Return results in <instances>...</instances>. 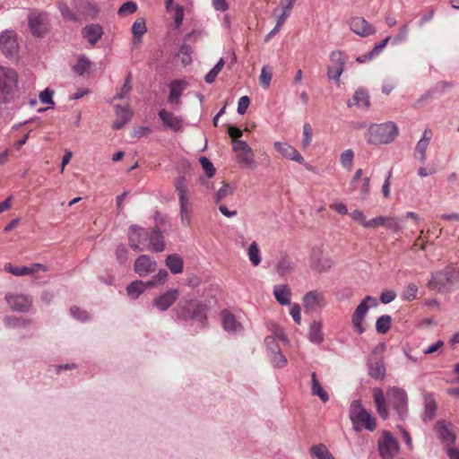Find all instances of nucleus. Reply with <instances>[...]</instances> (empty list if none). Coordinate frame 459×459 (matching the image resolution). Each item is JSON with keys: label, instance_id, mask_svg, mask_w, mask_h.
Instances as JSON below:
<instances>
[{"label": "nucleus", "instance_id": "f257e3e1", "mask_svg": "<svg viewBox=\"0 0 459 459\" xmlns=\"http://www.w3.org/2000/svg\"><path fill=\"white\" fill-rule=\"evenodd\" d=\"M128 242L130 247L136 252H142L146 247L157 253L165 249L164 237L158 228L147 230L133 224L129 227Z\"/></svg>", "mask_w": 459, "mask_h": 459}, {"label": "nucleus", "instance_id": "f03ea898", "mask_svg": "<svg viewBox=\"0 0 459 459\" xmlns=\"http://www.w3.org/2000/svg\"><path fill=\"white\" fill-rule=\"evenodd\" d=\"M190 181L186 176H179L174 181V186L178 195L179 216L184 227L191 226L192 204L189 195Z\"/></svg>", "mask_w": 459, "mask_h": 459}, {"label": "nucleus", "instance_id": "7ed1b4c3", "mask_svg": "<svg viewBox=\"0 0 459 459\" xmlns=\"http://www.w3.org/2000/svg\"><path fill=\"white\" fill-rule=\"evenodd\" d=\"M398 135V127L394 122L374 124L368 127V141L373 144H387Z\"/></svg>", "mask_w": 459, "mask_h": 459}, {"label": "nucleus", "instance_id": "20e7f679", "mask_svg": "<svg viewBox=\"0 0 459 459\" xmlns=\"http://www.w3.org/2000/svg\"><path fill=\"white\" fill-rule=\"evenodd\" d=\"M350 419L356 431L362 429L374 431L377 428L376 418L362 407L359 401H354L351 404Z\"/></svg>", "mask_w": 459, "mask_h": 459}, {"label": "nucleus", "instance_id": "39448f33", "mask_svg": "<svg viewBox=\"0 0 459 459\" xmlns=\"http://www.w3.org/2000/svg\"><path fill=\"white\" fill-rule=\"evenodd\" d=\"M18 82L17 74L11 68L0 66V101L9 100Z\"/></svg>", "mask_w": 459, "mask_h": 459}, {"label": "nucleus", "instance_id": "423d86ee", "mask_svg": "<svg viewBox=\"0 0 459 459\" xmlns=\"http://www.w3.org/2000/svg\"><path fill=\"white\" fill-rule=\"evenodd\" d=\"M28 25L34 37H43L48 30V14L39 11H31L28 15Z\"/></svg>", "mask_w": 459, "mask_h": 459}, {"label": "nucleus", "instance_id": "0eeeda50", "mask_svg": "<svg viewBox=\"0 0 459 459\" xmlns=\"http://www.w3.org/2000/svg\"><path fill=\"white\" fill-rule=\"evenodd\" d=\"M387 395L398 415L404 419L408 413V396L406 392L402 388L394 386L388 389Z\"/></svg>", "mask_w": 459, "mask_h": 459}, {"label": "nucleus", "instance_id": "6e6552de", "mask_svg": "<svg viewBox=\"0 0 459 459\" xmlns=\"http://www.w3.org/2000/svg\"><path fill=\"white\" fill-rule=\"evenodd\" d=\"M376 306H377V299L371 296H367L357 307L352 315L351 323L358 333L360 334L365 331V327L362 325L364 316L370 307Z\"/></svg>", "mask_w": 459, "mask_h": 459}, {"label": "nucleus", "instance_id": "1a4fd4ad", "mask_svg": "<svg viewBox=\"0 0 459 459\" xmlns=\"http://www.w3.org/2000/svg\"><path fill=\"white\" fill-rule=\"evenodd\" d=\"M9 307L18 313H28L32 307V297L23 293H7L4 297Z\"/></svg>", "mask_w": 459, "mask_h": 459}, {"label": "nucleus", "instance_id": "9d476101", "mask_svg": "<svg viewBox=\"0 0 459 459\" xmlns=\"http://www.w3.org/2000/svg\"><path fill=\"white\" fill-rule=\"evenodd\" d=\"M397 440L388 431H384L378 440V450L382 459H394L399 452Z\"/></svg>", "mask_w": 459, "mask_h": 459}, {"label": "nucleus", "instance_id": "9b49d317", "mask_svg": "<svg viewBox=\"0 0 459 459\" xmlns=\"http://www.w3.org/2000/svg\"><path fill=\"white\" fill-rule=\"evenodd\" d=\"M344 70V55L342 51H333L330 55V64L327 66V78L340 85V77Z\"/></svg>", "mask_w": 459, "mask_h": 459}, {"label": "nucleus", "instance_id": "f8f14e48", "mask_svg": "<svg viewBox=\"0 0 459 459\" xmlns=\"http://www.w3.org/2000/svg\"><path fill=\"white\" fill-rule=\"evenodd\" d=\"M220 316L221 326L229 334L236 335L243 333L244 325L240 318L231 311L229 309H223L221 312Z\"/></svg>", "mask_w": 459, "mask_h": 459}, {"label": "nucleus", "instance_id": "ddd939ff", "mask_svg": "<svg viewBox=\"0 0 459 459\" xmlns=\"http://www.w3.org/2000/svg\"><path fill=\"white\" fill-rule=\"evenodd\" d=\"M17 35L14 30H6L0 33V49L7 57H13L18 53Z\"/></svg>", "mask_w": 459, "mask_h": 459}, {"label": "nucleus", "instance_id": "4468645a", "mask_svg": "<svg viewBox=\"0 0 459 459\" xmlns=\"http://www.w3.org/2000/svg\"><path fill=\"white\" fill-rule=\"evenodd\" d=\"M367 367L370 377L376 380H383L385 377L386 368L383 356H369Z\"/></svg>", "mask_w": 459, "mask_h": 459}, {"label": "nucleus", "instance_id": "2eb2a0df", "mask_svg": "<svg viewBox=\"0 0 459 459\" xmlns=\"http://www.w3.org/2000/svg\"><path fill=\"white\" fill-rule=\"evenodd\" d=\"M333 264L330 257L324 254L319 247H314L310 254V266L317 272H325Z\"/></svg>", "mask_w": 459, "mask_h": 459}, {"label": "nucleus", "instance_id": "dca6fc26", "mask_svg": "<svg viewBox=\"0 0 459 459\" xmlns=\"http://www.w3.org/2000/svg\"><path fill=\"white\" fill-rule=\"evenodd\" d=\"M156 267V261L147 255H141L134 262V272L140 277H145L155 272Z\"/></svg>", "mask_w": 459, "mask_h": 459}, {"label": "nucleus", "instance_id": "f3484780", "mask_svg": "<svg viewBox=\"0 0 459 459\" xmlns=\"http://www.w3.org/2000/svg\"><path fill=\"white\" fill-rule=\"evenodd\" d=\"M178 289H169L153 299V306L160 311H167L178 299Z\"/></svg>", "mask_w": 459, "mask_h": 459}, {"label": "nucleus", "instance_id": "a211bd4d", "mask_svg": "<svg viewBox=\"0 0 459 459\" xmlns=\"http://www.w3.org/2000/svg\"><path fill=\"white\" fill-rule=\"evenodd\" d=\"M190 306L192 307L190 319L197 322L201 329L205 328L207 325L206 305L200 301L190 299Z\"/></svg>", "mask_w": 459, "mask_h": 459}, {"label": "nucleus", "instance_id": "6ab92c4d", "mask_svg": "<svg viewBox=\"0 0 459 459\" xmlns=\"http://www.w3.org/2000/svg\"><path fill=\"white\" fill-rule=\"evenodd\" d=\"M350 28L355 34L364 38L373 35L377 31L375 27L362 17L352 18L350 22Z\"/></svg>", "mask_w": 459, "mask_h": 459}, {"label": "nucleus", "instance_id": "aec40b11", "mask_svg": "<svg viewBox=\"0 0 459 459\" xmlns=\"http://www.w3.org/2000/svg\"><path fill=\"white\" fill-rule=\"evenodd\" d=\"M158 115L166 128H169L174 132L181 130L183 126L181 117L176 116L174 113L169 112L164 108L160 109Z\"/></svg>", "mask_w": 459, "mask_h": 459}, {"label": "nucleus", "instance_id": "412c9836", "mask_svg": "<svg viewBox=\"0 0 459 459\" xmlns=\"http://www.w3.org/2000/svg\"><path fill=\"white\" fill-rule=\"evenodd\" d=\"M447 279L448 278L446 277L444 270L436 272L431 274V278L429 281L428 286L429 289L437 290L439 292L447 291L451 287Z\"/></svg>", "mask_w": 459, "mask_h": 459}, {"label": "nucleus", "instance_id": "4be33fe9", "mask_svg": "<svg viewBox=\"0 0 459 459\" xmlns=\"http://www.w3.org/2000/svg\"><path fill=\"white\" fill-rule=\"evenodd\" d=\"M348 106H355L359 109L367 111L370 107V99L368 91L363 88H359L352 98L349 100Z\"/></svg>", "mask_w": 459, "mask_h": 459}, {"label": "nucleus", "instance_id": "5701e85b", "mask_svg": "<svg viewBox=\"0 0 459 459\" xmlns=\"http://www.w3.org/2000/svg\"><path fill=\"white\" fill-rule=\"evenodd\" d=\"M274 148L281 155L291 160H295L299 163L304 160L300 153L287 143L275 142Z\"/></svg>", "mask_w": 459, "mask_h": 459}, {"label": "nucleus", "instance_id": "b1692460", "mask_svg": "<svg viewBox=\"0 0 459 459\" xmlns=\"http://www.w3.org/2000/svg\"><path fill=\"white\" fill-rule=\"evenodd\" d=\"M306 310L315 311L324 306V295L317 291H309L303 298Z\"/></svg>", "mask_w": 459, "mask_h": 459}, {"label": "nucleus", "instance_id": "393cba45", "mask_svg": "<svg viewBox=\"0 0 459 459\" xmlns=\"http://www.w3.org/2000/svg\"><path fill=\"white\" fill-rule=\"evenodd\" d=\"M82 37L94 46L103 35V29L99 24L86 25L82 30Z\"/></svg>", "mask_w": 459, "mask_h": 459}, {"label": "nucleus", "instance_id": "a878e982", "mask_svg": "<svg viewBox=\"0 0 459 459\" xmlns=\"http://www.w3.org/2000/svg\"><path fill=\"white\" fill-rule=\"evenodd\" d=\"M185 82L182 81L175 80L172 81L169 87V94L168 98L169 103L174 106H179L180 97L182 95L183 90H184Z\"/></svg>", "mask_w": 459, "mask_h": 459}, {"label": "nucleus", "instance_id": "bb28decb", "mask_svg": "<svg viewBox=\"0 0 459 459\" xmlns=\"http://www.w3.org/2000/svg\"><path fill=\"white\" fill-rule=\"evenodd\" d=\"M433 132L430 128H426L423 131L421 138L418 141L415 146V153L419 158L423 160L426 157V151L432 139Z\"/></svg>", "mask_w": 459, "mask_h": 459}, {"label": "nucleus", "instance_id": "cd10ccee", "mask_svg": "<svg viewBox=\"0 0 459 459\" xmlns=\"http://www.w3.org/2000/svg\"><path fill=\"white\" fill-rule=\"evenodd\" d=\"M115 112L117 118L113 123V128L121 129L131 119L132 112L127 107L120 105L115 106Z\"/></svg>", "mask_w": 459, "mask_h": 459}, {"label": "nucleus", "instance_id": "c85d7f7f", "mask_svg": "<svg viewBox=\"0 0 459 459\" xmlns=\"http://www.w3.org/2000/svg\"><path fill=\"white\" fill-rule=\"evenodd\" d=\"M437 431L440 439L446 445H451L455 442V435L452 431L450 424H447L445 421H437Z\"/></svg>", "mask_w": 459, "mask_h": 459}, {"label": "nucleus", "instance_id": "c756f323", "mask_svg": "<svg viewBox=\"0 0 459 459\" xmlns=\"http://www.w3.org/2000/svg\"><path fill=\"white\" fill-rule=\"evenodd\" d=\"M373 397L374 402L376 403L377 413L382 419H387L388 410L386 407V402L384 392L380 388H375L373 390Z\"/></svg>", "mask_w": 459, "mask_h": 459}, {"label": "nucleus", "instance_id": "7c9ffc66", "mask_svg": "<svg viewBox=\"0 0 459 459\" xmlns=\"http://www.w3.org/2000/svg\"><path fill=\"white\" fill-rule=\"evenodd\" d=\"M294 269L292 259L284 254H281L275 266V271L280 276L290 273Z\"/></svg>", "mask_w": 459, "mask_h": 459}, {"label": "nucleus", "instance_id": "2f4dec72", "mask_svg": "<svg viewBox=\"0 0 459 459\" xmlns=\"http://www.w3.org/2000/svg\"><path fill=\"white\" fill-rule=\"evenodd\" d=\"M273 295L275 299L282 306L290 304L291 292L287 285L279 284L273 288Z\"/></svg>", "mask_w": 459, "mask_h": 459}, {"label": "nucleus", "instance_id": "473e14b6", "mask_svg": "<svg viewBox=\"0 0 459 459\" xmlns=\"http://www.w3.org/2000/svg\"><path fill=\"white\" fill-rule=\"evenodd\" d=\"M32 324V320L30 318L15 316H6L4 318V325L7 328L16 329V328H27Z\"/></svg>", "mask_w": 459, "mask_h": 459}, {"label": "nucleus", "instance_id": "72a5a7b5", "mask_svg": "<svg viewBox=\"0 0 459 459\" xmlns=\"http://www.w3.org/2000/svg\"><path fill=\"white\" fill-rule=\"evenodd\" d=\"M307 339L314 344H320L324 341V334L322 333V323L320 321H313L310 324Z\"/></svg>", "mask_w": 459, "mask_h": 459}, {"label": "nucleus", "instance_id": "f704fd0d", "mask_svg": "<svg viewBox=\"0 0 459 459\" xmlns=\"http://www.w3.org/2000/svg\"><path fill=\"white\" fill-rule=\"evenodd\" d=\"M166 265L173 274H178L183 272L184 261L178 254H171L166 257Z\"/></svg>", "mask_w": 459, "mask_h": 459}, {"label": "nucleus", "instance_id": "c9c22d12", "mask_svg": "<svg viewBox=\"0 0 459 459\" xmlns=\"http://www.w3.org/2000/svg\"><path fill=\"white\" fill-rule=\"evenodd\" d=\"M311 394L314 396H318L324 403L329 400L328 394L325 391L321 384L319 383L316 374L313 372L311 374Z\"/></svg>", "mask_w": 459, "mask_h": 459}, {"label": "nucleus", "instance_id": "e433bc0d", "mask_svg": "<svg viewBox=\"0 0 459 459\" xmlns=\"http://www.w3.org/2000/svg\"><path fill=\"white\" fill-rule=\"evenodd\" d=\"M147 288L150 287L146 285V281H134L126 287V292L132 299H136Z\"/></svg>", "mask_w": 459, "mask_h": 459}, {"label": "nucleus", "instance_id": "4c0bfd02", "mask_svg": "<svg viewBox=\"0 0 459 459\" xmlns=\"http://www.w3.org/2000/svg\"><path fill=\"white\" fill-rule=\"evenodd\" d=\"M309 453L311 456L316 457V459H334L326 446L324 444L312 446L309 449Z\"/></svg>", "mask_w": 459, "mask_h": 459}, {"label": "nucleus", "instance_id": "58836bf2", "mask_svg": "<svg viewBox=\"0 0 459 459\" xmlns=\"http://www.w3.org/2000/svg\"><path fill=\"white\" fill-rule=\"evenodd\" d=\"M132 33L134 43H140L143 34L146 32L145 21L143 18L137 19L132 26Z\"/></svg>", "mask_w": 459, "mask_h": 459}, {"label": "nucleus", "instance_id": "ea45409f", "mask_svg": "<svg viewBox=\"0 0 459 459\" xmlns=\"http://www.w3.org/2000/svg\"><path fill=\"white\" fill-rule=\"evenodd\" d=\"M437 411V403L433 397L428 396L425 399V409L423 413V420H432Z\"/></svg>", "mask_w": 459, "mask_h": 459}, {"label": "nucleus", "instance_id": "a19ab883", "mask_svg": "<svg viewBox=\"0 0 459 459\" xmlns=\"http://www.w3.org/2000/svg\"><path fill=\"white\" fill-rule=\"evenodd\" d=\"M247 255L248 258L250 260V263L254 266L259 265L261 263L262 257H261V252L259 249V247L255 241L252 242L250 246L247 248Z\"/></svg>", "mask_w": 459, "mask_h": 459}, {"label": "nucleus", "instance_id": "79ce46f5", "mask_svg": "<svg viewBox=\"0 0 459 459\" xmlns=\"http://www.w3.org/2000/svg\"><path fill=\"white\" fill-rule=\"evenodd\" d=\"M392 323V317L388 315L381 316L376 323V330L378 333L385 334L386 333Z\"/></svg>", "mask_w": 459, "mask_h": 459}, {"label": "nucleus", "instance_id": "37998d69", "mask_svg": "<svg viewBox=\"0 0 459 459\" xmlns=\"http://www.w3.org/2000/svg\"><path fill=\"white\" fill-rule=\"evenodd\" d=\"M271 362L273 368H282L287 365V359L282 354L281 350H277V351L270 353Z\"/></svg>", "mask_w": 459, "mask_h": 459}, {"label": "nucleus", "instance_id": "c03bdc74", "mask_svg": "<svg viewBox=\"0 0 459 459\" xmlns=\"http://www.w3.org/2000/svg\"><path fill=\"white\" fill-rule=\"evenodd\" d=\"M451 286L459 283V267L450 265L443 269Z\"/></svg>", "mask_w": 459, "mask_h": 459}, {"label": "nucleus", "instance_id": "a18cd8bd", "mask_svg": "<svg viewBox=\"0 0 459 459\" xmlns=\"http://www.w3.org/2000/svg\"><path fill=\"white\" fill-rule=\"evenodd\" d=\"M192 307L190 306V299L185 300L184 304L180 305L177 310V316L179 319L187 321L190 320Z\"/></svg>", "mask_w": 459, "mask_h": 459}, {"label": "nucleus", "instance_id": "49530a36", "mask_svg": "<svg viewBox=\"0 0 459 459\" xmlns=\"http://www.w3.org/2000/svg\"><path fill=\"white\" fill-rule=\"evenodd\" d=\"M78 8L82 10V14L89 16L96 15L99 11L94 4L86 0L80 1Z\"/></svg>", "mask_w": 459, "mask_h": 459}, {"label": "nucleus", "instance_id": "de8ad7c7", "mask_svg": "<svg viewBox=\"0 0 459 459\" xmlns=\"http://www.w3.org/2000/svg\"><path fill=\"white\" fill-rule=\"evenodd\" d=\"M191 54H192V48L189 45L184 43L180 47L178 55L179 57H181L182 63L185 65H187L192 62Z\"/></svg>", "mask_w": 459, "mask_h": 459}, {"label": "nucleus", "instance_id": "09e8293b", "mask_svg": "<svg viewBox=\"0 0 459 459\" xmlns=\"http://www.w3.org/2000/svg\"><path fill=\"white\" fill-rule=\"evenodd\" d=\"M234 189V186L226 183L223 184V186L217 191L215 195V202L220 203L226 196L232 195Z\"/></svg>", "mask_w": 459, "mask_h": 459}, {"label": "nucleus", "instance_id": "8fccbe9b", "mask_svg": "<svg viewBox=\"0 0 459 459\" xmlns=\"http://www.w3.org/2000/svg\"><path fill=\"white\" fill-rule=\"evenodd\" d=\"M169 273L167 270L160 269L158 273L153 276L152 280L147 281L146 285L149 287H152L156 284H163L168 279Z\"/></svg>", "mask_w": 459, "mask_h": 459}, {"label": "nucleus", "instance_id": "3c124183", "mask_svg": "<svg viewBox=\"0 0 459 459\" xmlns=\"http://www.w3.org/2000/svg\"><path fill=\"white\" fill-rule=\"evenodd\" d=\"M136 10H137V4L134 2L128 1V2L124 3L120 6V8L117 11V13L120 16H126V15L134 13L136 12Z\"/></svg>", "mask_w": 459, "mask_h": 459}, {"label": "nucleus", "instance_id": "603ef678", "mask_svg": "<svg viewBox=\"0 0 459 459\" xmlns=\"http://www.w3.org/2000/svg\"><path fill=\"white\" fill-rule=\"evenodd\" d=\"M131 76V73H129L126 77L125 83L120 89V91L114 96V100H122L132 90Z\"/></svg>", "mask_w": 459, "mask_h": 459}, {"label": "nucleus", "instance_id": "864d4df0", "mask_svg": "<svg viewBox=\"0 0 459 459\" xmlns=\"http://www.w3.org/2000/svg\"><path fill=\"white\" fill-rule=\"evenodd\" d=\"M390 39H391V37L387 36L383 40H381L379 43L376 44L375 47L373 48V49L368 53V57L375 58L376 56L380 55L383 52L385 46L387 45V43L389 42Z\"/></svg>", "mask_w": 459, "mask_h": 459}, {"label": "nucleus", "instance_id": "5fc2aeb1", "mask_svg": "<svg viewBox=\"0 0 459 459\" xmlns=\"http://www.w3.org/2000/svg\"><path fill=\"white\" fill-rule=\"evenodd\" d=\"M4 270L15 276H23L30 274V271L27 266L13 267L12 264H5Z\"/></svg>", "mask_w": 459, "mask_h": 459}, {"label": "nucleus", "instance_id": "6e6d98bb", "mask_svg": "<svg viewBox=\"0 0 459 459\" xmlns=\"http://www.w3.org/2000/svg\"><path fill=\"white\" fill-rule=\"evenodd\" d=\"M57 7L62 14V16L69 21H77V15L71 11L68 5L65 3L59 2Z\"/></svg>", "mask_w": 459, "mask_h": 459}, {"label": "nucleus", "instance_id": "4d7b16f0", "mask_svg": "<svg viewBox=\"0 0 459 459\" xmlns=\"http://www.w3.org/2000/svg\"><path fill=\"white\" fill-rule=\"evenodd\" d=\"M91 66V62L85 58L81 57L78 59L77 63L74 65V71L78 75H82Z\"/></svg>", "mask_w": 459, "mask_h": 459}, {"label": "nucleus", "instance_id": "13d9d810", "mask_svg": "<svg viewBox=\"0 0 459 459\" xmlns=\"http://www.w3.org/2000/svg\"><path fill=\"white\" fill-rule=\"evenodd\" d=\"M312 127L310 124L305 123L303 126V132H302V147L307 148L310 145L312 141Z\"/></svg>", "mask_w": 459, "mask_h": 459}, {"label": "nucleus", "instance_id": "bf43d9fd", "mask_svg": "<svg viewBox=\"0 0 459 459\" xmlns=\"http://www.w3.org/2000/svg\"><path fill=\"white\" fill-rule=\"evenodd\" d=\"M238 160L240 163H242L246 168L250 169L251 165L254 161L253 152H240L237 154Z\"/></svg>", "mask_w": 459, "mask_h": 459}, {"label": "nucleus", "instance_id": "052dcab7", "mask_svg": "<svg viewBox=\"0 0 459 459\" xmlns=\"http://www.w3.org/2000/svg\"><path fill=\"white\" fill-rule=\"evenodd\" d=\"M272 73L267 69V66H264L261 70V74L259 76V83L260 85L266 89L269 87L272 81Z\"/></svg>", "mask_w": 459, "mask_h": 459}, {"label": "nucleus", "instance_id": "680f3d73", "mask_svg": "<svg viewBox=\"0 0 459 459\" xmlns=\"http://www.w3.org/2000/svg\"><path fill=\"white\" fill-rule=\"evenodd\" d=\"M70 314L74 318L82 322H85L90 319L88 312L78 307H72L70 308Z\"/></svg>", "mask_w": 459, "mask_h": 459}, {"label": "nucleus", "instance_id": "e2e57ef3", "mask_svg": "<svg viewBox=\"0 0 459 459\" xmlns=\"http://www.w3.org/2000/svg\"><path fill=\"white\" fill-rule=\"evenodd\" d=\"M453 88V83L446 81H441L436 83L431 90L433 91L434 95L437 93L444 94L447 91Z\"/></svg>", "mask_w": 459, "mask_h": 459}, {"label": "nucleus", "instance_id": "0e129e2a", "mask_svg": "<svg viewBox=\"0 0 459 459\" xmlns=\"http://www.w3.org/2000/svg\"><path fill=\"white\" fill-rule=\"evenodd\" d=\"M418 292V286L415 283H409L403 293V299L404 300H413Z\"/></svg>", "mask_w": 459, "mask_h": 459}, {"label": "nucleus", "instance_id": "69168bd1", "mask_svg": "<svg viewBox=\"0 0 459 459\" xmlns=\"http://www.w3.org/2000/svg\"><path fill=\"white\" fill-rule=\"evenodd\" d=\"M385 228L393 231L394 233L399 232L402 229L397 218L387 216H385Z\"/></svg>", "mask_w": 459, "mask_h": 459}, {"label": "nucleus", "instance_id": "338daca9", "mask_svg": "<svg viewBox=\"0 0 459 459\" xmlns=\"http://www.w3.org/2000/svg\"><path fill=\"white\" fill-rule=\"evenodd\" d=\"M434 93L431 89H429L428 91H426L424 94H422L415 102L414 107L415 108H420L423 107L425 104L430 102L434 98Z\"/></svg>", "mask_w": 459, "mask_h": 459}, {"label": "nucleus", "instance_id": "774afa93", "mask_svg": "<svg viewBox=\"0 0 459 459\" xmlns=\"http://www.w3.org/2000/svg\"><path fill=\"white\" fill-rule=\"evenodd\" d=\"M173 11L175 28L178 29L181 26L182 22L184 20V8L179 4H176L174 6Z\"/></svg>", "mask_w": 459, "mask_h": 459}]
</instances>
